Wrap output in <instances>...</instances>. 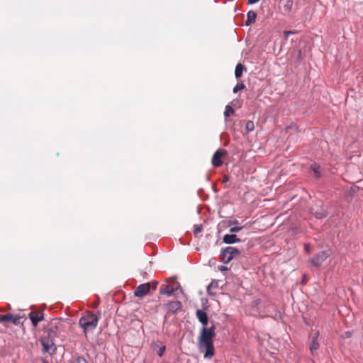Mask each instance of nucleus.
I'll return each mask as SVG.
<instances>
[{
    "label": "nucleus",
    "mask_w": 363,
    "mask_h": 363,
    "mask_svg": "<svg viewBox=\"0 0 363 363\" xmlns=\"http://www.w3.org/2000/svg\"><path fill=\"white\" fill-rule=\"evenodd\" d=\"M223 242L225 244H234L240 242V239L235 234H226L223 236Z\"/></svg>",
    "instance_id": "12"
},
{
    "label": "nucleus",
    "mask_w": 363,
    "mask_h": 363,
    "mask_svg": "<svg viewBox=\"0 0 363 363\" xmlns=\"http://www.w3.org/2000/svg\"><path fill=\"white\" fill-rule=\"evenodd\" d=\"M243 249L240 250L235 247H226L220 252V259L223 264H228L232 259L238 258L243 252Z\"/></svg>",
    "instance_id": "3"
},
{
    "label": "nucleus",
    "mask_w": 363,
    "mask_h": 363,
    "mask_svg": "<svg viewBox=\"0 0 363 363\" xmlns=\"http://www.w3.org/2000/svg\"><path fill=\"white\" fill-rule=\"evenodd\" d=\"M245 88V84L242 82L238 83L233 88V93H237L238 91L244 89Z\"/></svg>",
    "instance_id": "22"
},
{
    "label": "nucleus",
    "mask_w": 363,
    "mask_h": 363,
    "mask_svg": "<svg viewBox=\"0 0 363 363\" xmlns=\"http://www.w3.org/2000/svg\"><path fill=\"white\" fill-rule=\"evenodd\" d=\"M73 363H87V361L83 356H78L74 359Z\"/></svg>",
    "instance_id": "24"
},
{
    "label": "nucleus",
    "mask_w": 363,
    "mask_h": 363,
    "mask_svg": "<svg viewBox=\"0 0 363 363\" xmlns=\"http://www.w3.org/2000/svg\"><path fill=\"white\" fill-rule=\"evenodd\" d=\"M182 308V303L179 301H169L166 304V309L172 313H177Z\"/></svg>",
    "instance_id": "9"
},
{
    "label": "nucleus",
    "mask_w": 363,
    "mask_h": 363,
    "mask_svg": "<svg viewBox=\"0 0 363 363\" xmlns=\"http://www.w3.org/2000/svg\"><path fill=\"white\" fill-rule=\"evenodd\" d=\"M319 337V331H315L312 337L311 344H310V351L313 354L314 352L319 348L320 345L318 341V338Z\"/></svg>",
    "instance_id": "10"
},
{
    "label": "nucleus",
    "mask_w": 363,
    "mask_h": 363,
    "mask_svg": "<svg viewBox=\"0 0 363 363\" xmlns=\"http://www.w3.org/2000/svg\"><path fill=\"white\" fill-rule=\"evenodd\" d=\"M22 318L20 316H15L11 313H7L5 315H0V323L1 322H11L15 325H18L21 323Z\"/></svg>",
    "instance_id": "6"
},
{
    "label": "nucleus",
    "mask_w": 363,
    "mask_h": 363,
    "mask_svg": "<svg viewBox=\"0 0 363 363\" xmlns=\"http://www.w3.org/2000/svg\"><path fill=\"white\" fill-rule=\"evenodd\" d=\"M28 317L34 327H36L39 322L44 319V315L43 313L38 314L35 312H30L28 314Z\"/></svg>",
    "instance_id": "11"
},
{
    "label": "nucleus",
    "mask_w": 363,
    "mask_h": 363,
    "mask_svg": "<svg viewBox=\"0 0 363 363\" xmlns=\"http://www.w3.org/2000/svg\"><path fill=\"white\" fill-rule=\"evenodd\" d=\"M42 362L43 363H49L48 361H47L46 359H42Z\"/></svg>",
    "instance_id": "31"
},
{
    "label": "nucleus",
    "mask_w": 363,
    "mask_h": 363,
    "mask_svg": "<svg viewBox=\"0 0 363 363\" xmlns=\"http://www.w3.org/2000/svg\"><path fill=\"white\" fill-rule=\"evenodd\" d=\"M40 344L43 346V352L49 354H53L57 350L54 340L50 337L49 334L43 335L40 340Z\"/></svg>",
    "instance_id": "4"
},
{
    "label": "nucleus",
    "mask_w": 363,
    "mask_h": 363,
    "mask_svg": "<svg viewBox=\"0 0 363 363\" xmlns=\"http://www.w3.org/2000/svg\"><path fill=\"white\" fill-rule=\"evenodd\" d=\"M332 254L331 250L328 249L315 254L311 259L310 262L315 267L320 266L323 262Z\"/></svg>",
    "instance_id": "5"
},
{
    "label": "nucleus",
    "mask_w": 363,
    "mask_h": 363,
    "mask_svg": "<svg viewBox=\"0 0 363 363\" xmlns=\"http://www.w3.org/2000/svg\"><path fill=\"white\" fill-rule=\"evenodd\" d=\"M305 251L307 252V253H309V247L307 245H305Z\"/></svg>",
    "instance_id": "30"
},
{
    "label": "nucleus",
    "mask_w": 363,
    "mask_h": 363,
    "mask_svg": "<svg viewBox=\"0 0 363 363\" xmlns=\"http://www.w3.org/2000/svg\"><path fill=\"white\" fill-rule=\"evenodd\" d=\"M203 230V225L201 224L194 225V229L193 230L194 235L195 236L197 235L199 233Z\"/></svg>",
    "instance_id": "23"
},
{
    "label": "nucleus",
    "mask_w": 363,
    "mask_h": 363,
    "mask_svg": "<svg viewBox=\"0 0 363 363\" xmlns=\"http://www.w3.org/2000/svg\"><path fill=\"white\" fill-rule=\"evenodd\" d=\"M225 153V150H218L215 152L211 160V163L213 167H218L223 164L221 157Z\"/></svg>",
    "instance_id": "8"
},
{
    "label": "nucleus",
    "mask_w": 363,
    "mask_h": 363,
    "mask_svg": "<svg viewBox=\"0 0 363 363\" xmlns=\"http://www.w3.org/2000/svg\"><path fill=\"white\" fill-rule=\"evenodd\" d=\"M216 285H217V283H215V284H213V287L216 286Z\"/></svg>",
    "instance_id": "33"
},
{
    "label": "nucleus",
    "mask_w": 363,
    "mask_h": 363,
    "mask_svg": "<svg viewBox=\"0 0 363 363\" xmlns=\"http://www.w3.org/2000/svg\"><path fill=\"white\" fill-rule=\"evenodd\" d=\"M225 269H226V267H221L220 268V270H221V271H223V270H225Z\"/></svg>",
    "instance_id": "32"
},
{
    "label": "nucleus",
    "mask_w": 363,
    "mask_h": 363,
    "mask_svg": "<svg viewBox=\"0 0 363 363\" xmlns=\"http://www.w3.org/2000/svg\"><path fill=\"white\" fill-rule=\"evenodd\" d=\"M196 317L200 323H201L203 326L208 324V315L207 313L203 310L199 309L196 311Z\"/></svg>",
    "instance_id": "13"
},
{
    "label": "nucleus",
    "mask_w": 363,
    "mask_h": 363,
    "mask_svg": "<svg viewBox=\"0 0 363 363\" xmlns=\"http://www.w3.org/2000/svg\"><path fill=\"white\" fill-rule=\"evenodd\" d=\"M295 33H296V32H294V31H291V30H285V31L284 32V37H285V38H288L289 35H294V34H295Z\"/></svg>",
    "instance_id": "27"
},
{
    "label": "nucleus",
    "mask_w": 363,
    "mask_h": 363,
    "mask_svg": "<svg viewBox=\"0 0 363 363\" xmlns=\"http://www.w3.org/2000/svg\"><path fill=\"white\" fill-rule=\"evenodd\" d=\"M216 285H217V283H215V284H213V287L216 286Z\"/></svg>",
    "instance_id": "34"
},
{
    "label": "nucleus",
    "mask_w": 363,
    "mask_h": 363,
    "mask_svg": "<svg viewBox=\"0 0 363 363\" xmlns=\"http://www.w3.org/2000/svg\"><path fill=\"white\" fill-rule=\"evenodd\" d=\"M150 289V285L149 283H144L140 284L135 290L134 294L137 297H143L147 295Z\"/></svg>",
    "instance_id": "7"
},
{
    "label": "nucleus",
    "mask_w": 363,
    "mask_h": 363,
    "mask_svg": "<svg viewBox=\"0 0 363 363\" xmlns=\"http://www.w3.org/2000/svg\"><path fill=\"white\" fill-rule=\"evenodd\" d=\"M235 112L234 109L230 106V105H227L225 106V109L224 111V116L225 118H228L230 116V114H233Z\"/></svg>",
    "instance_id": "21"
},
{
    "label": "nucleus",
    "mask_w": 363,
    "mask_h": 363,
    "mask_svg": "<svg viewBox=\"0 0 363 363\" xmlns=\"http://www.w3.org/2000/svg\"><path fill=\"white\" fill-rule=\"evenodd\" d=\"M99 320V318L96 315L89 312L80 318L79 325L83 328L84 333L86 335L88 330H94L97 327Z\"/></svg>",
    "instance_id": "2"
},
{
    "label": "nucleus",
    "mask_w": 363,
    "mask_h": 363,
    "mask_svg": "<svg viewBox=\"0 0 363 363\" xmlns=\"http://www.w3.org/2000/svg\"><path fill=\"white\" fill-rule=\"evenodd\" d=\"M216 326L213 323L209 328L203 326L201 334L198 337V346L199 351L204 352V358L211 359L215 353L213 337L216 336Z\"/></svg>",
    "instance_id": "1"
},
{
    "label": "nucleus",
    "mask_w": 363,
    "mask_h": 363,
    "mask_svg": "<svg viewBox=\"0 0 363 363\" xmlns=\"http://www.w3.org/2000/svg\"><path fill=\"white\" fill-rule=\"evenodd\" d=\"M293 0H286L283 5V8L285 12L289 13L293 7Z\"/></svg>",
    "instance_id": "18"
},
{
    "label": "nucleus",
    "mask_w": 363,
    "mask_h": 363,
    "mask_svg": "<svg viewBox=\"0 0 363 363\" xmlns=\"http://www.w3.org/2000/svg\"><path fill=\"white\" fill-rule=\"evenodd\" d=\"M213 286V282H211L207 287V292L209 294H213V292H211V288Z\"/></svg>",
    "instance_id": "28"
},
{
    "label": "nucleus",
    "mask_w": 363,
    "mask_h": 363,
    "mask_svg": "<svg viewBox=\"0 0 363 363\" xmlns=\"http://www.w3.org/2000/svg\"><path fill=\"white\" fill-rule=\"evenodd\" d=\"M166 350V346L165 345H162L161 347H160L158 351H157V354L159 357H162L164 352Z\"/></svg>",
    "instance_id": "26"
},
{
    "label": "nucleus",
    "mask_w": 363,
    "mask_h": 363,
    "mask_svg": "<svg viewBox=\"0 0 363 363\" xmlns=\"http://www.w3.org/2000/svg\"><path fill=\"white\" fill-rule=\"evenodd\" d=\"M311 169L314 172V176L316 179H318L321 177L320 167L319 164L316 163L311 164Z\"/></svg>",
    "instance_id": "16"
},
{
    "label": "nucleus",
    "mask_w": 363,
    "mask_h": 363,
    "mask_svg": "<svg viewBox=\"0 0 363 363\" xmlns=\"http://www.w3.org/2000/svg\"><path fill=\"white\" fill-rule=\"evenodd\" d=\"M257 13L253 11H250L247 13V21L245 25L249 26L255 22Z\"/></svg>",
    "instance_id": "15"
},
{
    "label": "nucleus",
    "mask_w": 363,
    "mask_h": 363,
    "mask_svg": "<svg viewBox=\"0 0 363 363\" xmlns=\"http://www.w3.org/2000/svg\"><path fill=\"white\" fill-rule=\"evenodd\" d=\"M245 67L241 63H238L235 69V76L237 79H239L242 77V72Z\"/></svg>",
    "instance_id": "17"
},
{
    "label": "nucleus",
    "mask_w": 363,
    "mask_h": 363,
    "mask_svg": "<svg viewBox=\"0 0 363 363\" xmlns=\"http://www.w3.org/2000/svg\"><path fill=\"white\" fill-rule=\"evenodd\" d=\"M176 291L175 289L171 287L169 285L163 284L160 289V294L162 295H167L168 296H172L174 292Z\"/></svg>",
    "instance_id": "14"
},
{
    "label": "nucleus",
    "mask_w": 363,
    "mask_h": 363,
    "mask_svg": "<svg viewBox=\"0 0 363 363\" xmlns=\"http://www.w3.org/2000/svg\"><path fill=\"white\" fill-rule=\"evenodd\" d=\"M259 0H247L249 4H254L258 2Z\"/></svg>",
    "instance_id": "29"
},
{
    "label": "nucleus",
    "mask_w": 363,
    "mask_h": 363,
    "mask_svg": "<svg viewBox=\"0 0 363 363\" xmlns=\"http://www.w3.org/2000/svg\"><path fill=\"white\" fill-rule=\"evenodd\" d=\"M243 228V226H235V227H232L230 228V232L233 234V233H238L239 231H240Z\"/></svg>",
    "instance_id": "25"
},
{
    "label": "nucleus",
    "mask_w": 363,
    "mask_h": 363,
    "mask_svg": "<svg viewBox=\"0 0 363 363\" xmlns=\"http://www.w3.org/2000/svg\"><path fill=\"white\" fill-rule=\"evenodd\" d=\"M255 130V124L252 121H248L245 125V134H248Z\"/></svg>",
    "instance_id": "19"
},
{
    "label": "nucleus",
    "mask_w": 363,
    "mask_h": 363,
    "mask_svg": "<svg viewBox=\"0 0 363 363\" xmlns=\"http://www.w3.org/2000/svg\"><path fill=\"white\" fill-rule=\"evenodd\" d=\"M314 215L315 216L316 218L318 219H322L323 218H325L327 216V212L323 210V209H320L319 211H316L315 213H314Z\"/></svg>",
    "instance_id": "20"
}]
</instances>
